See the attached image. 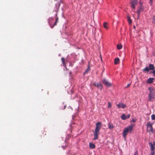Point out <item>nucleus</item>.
Listing matches in <instances>:
<instances>
[{
	"instance_id": "nucleus-1",
	"label": "nucleus",
	"mask_w": 155,
	"mask_h": 155,
	"mask_svg": "<svg viewBox=\"0 0 155 155\" xmlns=\"http://www.w3.org/2000/svg\"><path fill=\"white\" fill-rule=\"evenodd\" d=\"M102 127L101 123L98 122L96 124V128L94 132V139L96 140L98 138V134L99 130Z\"/></svg>"
},
{
	"instance_id": "nucleus-2",
	"label": "nucleus",
	"mask_w": 155,
	"mask_h": 155,
	"mask_svg": "<svg viewBox=\"0 0 155 155\" xmlns=\"http://www.w3.org/2000/svg\"><path fill=\"white\" fill-rule=\"evenodd\" d=\"M133 130V127L132 125L124 129L123 132V136L124 137H125L128 134V132L131 133Z\"/></svg>"
},
{
	"instance_id": "nucleus-3",
	"label": "nucleus",
	"mask_w": 155,
	"mask_h": 155,
	"mask_svg": "<svg viewBox=\"0 0 155 155\" xmlns=\"http://www.w3.org/2000/svg\"><path fill=\"white\" fill-rule=\"evenodd\" d=\"M147 131L149 132L150 134H152L153 132V129L152 127V124L149 122L146 124Z\"/></svg>"
},
{
	"instance_id": "nucleus-4",
	"label": "nucleus",
	"mask_w": 155,
	"mask_h": 155,
	"mask_svg": "<svg viewBox=\"0 0 155 155\" xmlns=\"http://www.w3.org/2000/svg\"><path fill=\"white\" fill-rule=\"evenodd\" d=\"M130 3L132 8L135 9L136 6L137 5L138 1L137 0H131Z\"/></svg>"
},
{
	"instance_id": "nucleus-5",
	"label": "nucleus",
	"mask_w": 155,
	"mask_h": 155,
	"mask_svg": "<svg viewBox=\"0 0 155 155\" xmlns=\"http://www.w3.org/2000/svg\"><path fill=\"white\" fill-rule=\"evenodd\" d=\"M149 144L150 146L151 150H154L155 149V142H153V143L150 142Z\"/></svg>"
},
{
	"instance_id": "nucleus-6",
	"label": "nucleus",
	"mask_w": 155,
	"mask_h": 155,
	"mask_svg": "<svg viewBox=\"0 0 155 155\" xmlns=\"http://www.w3.org/2000/svg\"><path fill=\"white\" fill-rule=\"evenodd\" d=\"M102 82L107 87H110L111 85V84L108 82L105 79H104L102 81Z\"/></svg>"
},
{
	"instance_id": "nucleus-7",
	"label": "nucleus",
	"mask_w": 155,
	"mask_h": 155,
	"mask_svg": "<svg viewBox=\"0 0 155 155\" xmlns=\"http://www.w3.org/2000/svg\"><path fill=\"white\" fill-rule=\"evenodd\" d=\"M130 117V115L129 114H127V115H125L124 114H123L121 116V118L123 120H125L129 118Z\"/></svg>"
},
{
	"instance_id": "nucleus-8",
	"label": "nucleus",
	"mask_w": 155,
	"mask_h": 155,
	"mask_svg": "<svg viewBox=\"0 0 155 155\" xmlns=\"http://www.w3.org/2000/svg\"><path fill=\"white\" fill-rule=\"evenodd\" d=\"M143 10V8L142 6L141 5L138 8V9L137 11V12L138 14V17H139V16L140 15V13Z\"/></svg>"
},
{
	"instance_id": "nucleus-9",
	"label": "nucleus",
	"mask_w": 155,
	"mask_h": 155,
	"mask_svg": "<svg viewBox=\"0 0 155 155\" xmlns=\"http://www.w3.org/2000/svg\"><path fill=\"white\" fill-rule=\"evenodd\" d=\"M117 106L119 108L124 109L126 107L127 105L122 103H119V104L117 105Z\"/></svg>"
},
{
	"instance_id": "nucleus-10",
	"label": "nucleus",
	"mask_w": 155,
	"mask_h": 155,
	"mask_svg": "<svg viewBox=\"0 0 155 155\" xmlns=\"http://www.w3.org/2000/svg\"><path fill=\"white\" fill-rule=\"evenodd\" d=\"M148 90L150 91L149 94H154V91L153 88L151 87H150L148 88Z\"/></svg>"
},
{
	"instance_id": "nucleus-11",
	"label": "nucleus",
	"mask_w": 155,
	"mask_h": 155,
	"mask_svg": "<svg viewBox=\"0 0 155 155\" xmlns=\"http://www.w3.org/2000/svg\"><path fill=\"white\" fill-rule=\"evenodd\" d=\"M148 96L149 98V101H150L154 98V94H149Z\"/></svg>"
},
{
	"instance_id": "nucleus-12",
	"label": "nucleus",
	"mask_w": 155,
	"mask_h": 155,
	"mask_svg": "<svg viewBox=\"0 0 155 155\" xmlns=\"http://www.w3.org/2000/svg\"><path fill=\"white\" fill-rule=\"evenodd\" d=\"M153 80H154V78H150L148 79L147 82V83H149V84L153 82Z\"/></svg>"
},
{
	"instance_id": "nucleus-13",
	"label": "nucleus",
	"mask_w": 155,
	"mask_h": 155,
	"mask_svg": "<svg viewBox=\"0 0 155 155\" xmlns=\"http://www.w3.org/2000/svg\"><path fill=\"white\" fill-rule=\"evenodd\" d=\"M148 67L150 70H153L155 68V67L154 65L151 64H149Z\"/></svg>"
},
{
	"instance_id": "nucleus-14",
	"label": "nucleus",
	"mask_w": 155,
	"mask_h": 155,
	"mask_svg": "<svg viewBox=\"0 0 155 155\" xmlns=\"http://www.w3.org/2000/svg\"><path fill=\"white\" fill-rule=\"evenodd\" d=\"M108 127L110 129H112L114 128V126H113V124L109 123L108 124Z\"/></svg>"
},
{
	"instance_id": "nucleus-15",
	"label": "nucleus",
	"mask_w": 155,
	"mask_h": 155,
	"mask_svg": "<svg viewBox=\"0 0 155 155\" xmlns=\"http://www.w3.org/2000/svg\"><path fill=\"white\" fill-rule=\"evenodd\" d=\"M89 147L92 149H93L95 148V146L94 143H89Z\"/></svg>"
},
{
	"instance_id": "nucleus-16",
	"label": "nucleus",
	"mask_w": 155,
	"mask_h": 155,
	"mask_svg": "<svg viewBox=\"0 0 155 155\" xmlns=\"http://www.w3.org/2000/svg\"><path fill=\"white\" fill-rule=\"evenodd\" d=\"M90 70V67L89 66H88L86 70L84 72V74H86L87 73L88 71H89Z\"/></svg>"
},
{
	"instance_id": "nucleus-17",
	"label": "nucleus",
	"mask_w": 155,
	"mask_h": 155,
	"mask_svg": "<svg viewBox=\"0 0 155 155\" xmlns=\"http://www.w3.org/2000/svg\"><path fill=\"white\" fill-rule=\"evenodd\" d=\"M98 87H100V89H102L103 88L102 84L101 83H97V86Z\"/></svg>"
},
{
	"instance_id": "nucleus-18",
	"label": "nucleus",
	"mask_w": 155,
	"mask_h": 155,
	"mask_svg": "<svg viewBox=\"0 0 155 155\" xmlns=\"http://www.w3.org/2000/svg\"><path fill=\"white\" fill-rule=\"evenodd\" d=\"M119 61V59L118 58H115L114 59V63L115 64H118Z\"/></svg>"
},
{
	"instance_id": "nucleus-19",
	"label": "nucleus",
	"mask_w": 155,
	"mask_h": 155,
	"mask_svg": "<svg viewBox=\"0 0 155 155\" xmlns=\"http://www.w3.org/2000/svg\"><path fill=\"white\" fill-rule=\"evenodd\" d=\"M122 45L121 44H118L117 45V48L119 50H120V49H121L122 48Z\"/></svg>"
},
{
	"instance_id": "nucleus-20",
	"label": "nucleus",
	"mask_w": 155,
	"mask_h": 155,
	"mask_svg": "<svg viewBox=\"0 0 155 155\" xmlns=\"http://www.w3.org/2000/svg\"><path fill=\"white\" fill-rule=\"evenodd\" d=\"M149 70H150L149 69V67H146L144 68L143 69V71L148 72V71H149Z\"/></svg>"
},
{
	"instance_id": "nucleus-21",
	"label": "nucleus",
	"mask_w": 155,
	"mask_h": 155,
	"mask_svg": "<svg viewBox=\"0 0 155 155\" xmlns=\"http://www.w3.org/2000/svg\"><path fill=\"white\" fill-rule=\"evenodd\" d=\"M107 23L105 22H104L103 24L104 27L105 28H106V29H108V28L107 26Z\"/></svg>"
},
{
	"instance_id": "nucleus-22",
	"label": "nucleus",
	"mask_w": 155,
	"mask_h": 155,
	"mask_svg": "<svg viewBox=\"0 0 155 155\" xmlns=\"http://www.w3.org/2000/svg\"><path fill=\"white\" fill-rule=\"evenodd\" d=\"M53 20V18H50L48 20V22L50 25L52 22Z\"/></svg>"
},
{
	"instance_id": "nucleus-23",
	"label": "nucleus",
	"mask_w": 155,
	"mask_h": 155,
	"mask_svg": "<svg viewBox=\"0 0 155 155\" xmlns=\"http://www.w3.org/2000/svg\"><path fill=\"white\" fill-rule=\"evenodd\" d=\"M127 20H128V22L129 24L131 23L132 21L130 18V17L129 16H128L127 17Z\"/></svg>"
},
{
	"instance_id": "nucleus-24",
	"label": "nucleus",
	"mask_w": 155,
	"mask_h": 155,
	"mask_svg": "<svg viewBox=\"0 0 155 155\" xmlns=\"http://www.w3.org/2000/svg\"><path fill=\"white\" fill-rule=\"evenodd\" d=\"M61 60L63 64V65L64 66L65 65V64L64 63V58H61Z\"/></svg>"
},
{
	"instance_id": "nucleus-25",
	"label": "nucleus",
	"mask_w": 155,
	"mask_h": 155,
	"mask_svg": "<svg viewBox=\"0 0 155 155\" xmlns=\"http://www.w3.org/2000/svg\"><path fill=\"white\" fill-rule=\"evenodd\" d=\"M151 118L152 120H155V115L154 114H152L151 115Z\"/></svg>"
},
{
	"instance_id": "nucleus-26",
	"label": "nucleus",
	"mask_w": 155,
	"mask_h": 155,
	"mask_svg": "<svg viewBox=\"0 0 155 155\" xmlns=\"http://www.w3.org/2000/svg\"><path fill=\"white\" fill-rule=\"evenodd\" d=\"M58 18H56V21H55V22L54 24H53V26H55V25H56V24H57V22H58Z\"/></svg>"
},
{
	"instance_id": "nucleus-27",
	"label": "nucleus",
	"mask_w": 155,
	"mask_h": 155,
	"mask_svg": "<svg viewBox=\"0 0 155 155\" xmlns=\"http://www.w3.org/2000/svg\"><path fill=\"white\" fill-rule=\"evenodd\" d=\"M155 151L154 150H151L150 151V155H154Z\"/></svg>"
},
{
	"instance_id": "nucleus-28",
	"label": "nucleus",
	"mask_w": 155,
	"mask_h": 155,
	"mask_svg": "<svg viewBox=\"0 0 155 155\" xmlns=\"http://www.w3.org/2000/svg\"><path fill=\"white\" fill-rule=\"evenodd\" d=\"M150 73L153 74V75L155 76V70L154 69L153 71H151Z\"/></svg>"
},
{
	"instance_id": "nucleus-29",
	"label": "nucleus",
	"mask_w": 155,
	"mask_h": 155,
	"mask_svg": "<svg viewBox=\"0 0 155 155\" xmlns=\"http://www.w3.org/2000/svg\"><path fill=\"white\" fill-rule=\"evenodd\" d=\"M134 155H138V152L137 151H136L135 152Z\"/></svg>"
},
{
	"instance_id": "nucleus-30",
	"label": "nucleus",
	"mask_w": 155,
	"mask_h": 155,
	"mask_svg": "<svg viewBox=\"0 0 155 155\" xmlns=\"http://www.w3.org/2000/svg\"><path fill=\"white\" fill-rule=\"evenodd\" d=\"M152 0H150V3L151 5H152V4H153Z\"/></svg>"
},
{
	"instance_id": "nucleus-31",
	"label": "nucleus",
	"mask_w": 155,
	"mask_h": 155,
	"mask_svg": "<svg viewBox=\"0 0 155 155\" xmlns=\"http://www.w3.org/2000/svg\"><path fill=\"white\" fill-rule=\"evenodd\" d=\"M111 106V104L110 102H108V107H110Z\"/></svg>"
},
{
	"instance_id": "nucleus-32",
	"label": "nucleus",
	"mask_w": 155,
	"mask_h": 155,
	"mask_svg": "<svg viewBox=\"0 0 155 155\" xmlns=\"http://www.w3.org/2000/svg\"><path fill=\"white\" fill-rule=\"evenodd\" d=\"M153 22H154V23H155V16H153Z\"/></svg>"
},
{
	"instance_id": "nucleus-33",
	"label": "nucleus",
	"mask_w": 155,
	"mask_h": 155,
	"mask_svg": "<svg viewBox=\"0 0 155 155\" xmlns=\"http://www.w3.org/2000/svg\"><path fill=\"white\" fill-rule=\"evenodd\" d=\"M130 84H128L127 86V87H128L129 86H130Z\"/></svg>"
},
{
	"instance_id": "nucleus-34",
	"label": "nucleus",
	"mask_w": 155,
	"mask_h": 155,
	"mask_svg": "<svg viewBox=\"0 0 155 155\" xmlns=\"http://www.w3.org/2000/svg\"><path fill=\"white\" fill-rule=\"evenodd\" d=\"M132 121L133 122H135V120L134 119H132Z\"/></svg>"
},
{
	"instance_id": "nucleus-35",
	"label": "nucleus",
	"mask_w": 155,
	"mask_h": 155,
	"mask_svg": "<svg viewBox=\"0 0 155 155\" xmlns=\"http://www.w3.org/2000/svg\"><path fill=\"white\" fill-rule=\"evenodd\" d=\"M62 147L64 149L65 148V147L64 146H62Z\"/></svg>"
},
{
	"instance_id": "nucleus-36",
	"label": "nucleus",
	"mask_w": 155,
	"mask_h": 155,
	"mask_svg": "<svg viewBox=\"0 0 155 155\" xmlns=\"http://www.w3.org/2000/svg\"><path fill=\"white\" fill-rule=\"evenodd\" d=\"M94 85L95 86H97V84H96L95 83H94Z\"/></svg>"
},
{
	"instance_id": "nucleus-37",
	"label": "nucleus",
	"mask_w": 155,
	"mask_h": 155,
	"mask_svg": "<svg viewBox=\"0 0 155 155\" xmlns=\"http://www.w3.org/2000/svg\"><path fill=\"white\" fill-rule=\"evenodd\" d=\"M133 27H134V28H135V26L134 25V26Z\"/></svg>"
},
{
	"instance_id": "nucleus-38",
	"label": "nucleus",
	"mask_w": 155,
	"mask_h": 155,
	"mask_svg": "<svg viewBox=\"0 0 155 155\" xmlns=\"http://www.w3.org/2000/svg\"><path fill=\"white\" fill-rule=\"evenodd\" d=\"M140 4L141 5H142V3H140Z\"/></svg>"
},
{
	"instance_id": "nucleus-39",
	"label": "nucleus",
	"mask_w": 155,
	"mask_h": 155,
	"mask_svg": "<svg viewBox=\"0 0 155 155\" xmlns=\"http://www.w3.org/2000/svg\"><path fill=\"white\" fill-rule=\"evenodd\" d=\"M65 107H66L65 106H64V109L65 108Z\"/></svg>"
}]
</instances>
